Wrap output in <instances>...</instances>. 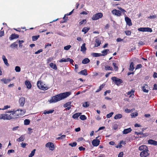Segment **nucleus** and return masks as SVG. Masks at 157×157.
I'll list each match as a JSON object with an SVG mask.
<instances>
[{"mask_svg":"<svg viewBox=\"0 0 157 157\" xmlns=\"http://www.w3.org/2000/svg\"><path fill=\"white\" fill-rule=\"evenodd\" d=\"M71 94V92H67L57 94L53 96L52 98V99L49 101L50 103L56 102L67 98Z\"/></svg>","mask_w":157,"mask_h":157,"instance_id":"1","label":"nucleus"},{"mask_svg":"<svg viewBox=\"0 0 157 157\" xmlns=\"http://www.w3.org/2000/svg\"><path fill=\"white\" fill-rule=\"evenodd\" d=\"M25 113L24 111L22 109H17L15 111H13V113H11V115H12V119H15L20 118Z\"/></svg>","mask_w":157,"mask_h":157,"instance_id":"2","label":"nucleus"},{"mask_svg":"<svg viewBox=\"0 0 157 157\" xmlns=\"http://www.w3.org/2000/svg\"><path fill=\"white\" fill-rule=\"evenodd\" d=\"M139 150L142 151L140 154L141 157H147L149 155L147 147L146 145H142L139 147Z\"/></svg>","mask_w":157,"mask_h":157,"instance_id":"3","label":"nucleus"},{"mask_svg":"<svg viewBox=\"0 0 157 157\" xmlns=\"http://www.w3.org/2000/svg\"><path fill=\"white\" fill-rule=\"evenodd\" d=\"M37 86L40 89L43 90H46L48 89V87L41 81H39L37 82Z\"/></svg>","mask_w":157,"mask_h":157,"instance_id":"4","label":"nucleus"},{"mask_svg":"<svg viewBox=\"0 0 157 157\" xmlns=\"http://www.w3.org/2000/svg\"><path fill=\"white\" fill-rule=\"evenodd\" d=\"M12 115L3 113L0 115V119H3L4 120H10L12 118L11 117Z\"/></svg>","mask_w":157,"mask_h":157,"instance_id":"5","label":"nucleus"},{"mask_svg":"<svg viewBox=\"0 0 157 157\" xmlns=\"http://www.w3.org/2000/svg\"><path fill=\"white\" fill-rule=\"evenodd\" d=\"M111 79L114 82V83L117 86H118L123 82L121 79L118 78L116 77H112Z\"/></svg>","mask_w":157,"mask_h":157,"instance_id":"6","label":"nucleus"},{"mask_svg":"<svg viewBox=\"0 0 157 157\" xmlns=\"http://www.w3.org/2000/svg\"><path fill=\"white\" fill-rule=\"evenodd\" d=\"M103 14L101 13H98L94 15L92 17L93 20H96L103 17Z\"/></svg>","mask_w":157,"mask_h":157,"instance_id":"7","label":"nucleus"},{"mask_svg":"<svg viewBox=\"0 0 157 157\" xmlns=\"http://www.w3.org/2000/svg\"><path fill=\"white\" fill-rule=\"evenodd\" d=\"M98 136L96 138V139L94 140L92 142V144L94 146L97 147L100 144V141L97 139Z\"/></svg>","mask_w":157,"mask_h":157,"instance_id":"8","label":"nucleus"},{"mask_svg":"<svg viewBox=\"0 0 157 157\" xmlns=\"http://www.w3.org/2000/svg\"><path fill=\"white\" fill-rule=\"evenodd\" d=\"M46 147H49V149L52 151H53L55 148L54 144L52 142H48L45 145Z\"/></svg>","mask_w":157,"mask_h":157,"instance_id":"9","label":"nucleus"},{"mask_svg":"<svg viewBox=\"0 0 157 157\" xmlns=\"http://www.w3.org/2000/svg\"><path fill=\"white\" fill-rule=\"evenodd\" d=\"M25 101V98L24 97H21L19 99V103L20 106L23 107L24 106Z\"/></svg>","mask_w":157,"mask_h":157,"instance_id":"10","label":"nucleus"},{"mask_svg":"<svg viewBox=\"0 0 157 157\" xmlns=\"http://www.w3.org/2000/svg\"><path fill=\"white\" fill-rule=\"evenodd\" d=\"M113 14L117 16H120L121 15V13L120 11L117 10L116 9L113 10L112 11Z\"/></svg>","mask_w":157,"mask_h":157,"instance_id":"11","label":"nucleus"},{"mask_svg":"<svg viewBox=\"0 0 157 157\" xmlns=\"http://www.w3.org/2000/svg\"><path fill=\"white\" fill-rule=\"evenodd\" d=\"M125 20L126 23V24L129 26H130L132 25L131 20L128 17H125Z\"/></svg>","mask_w":157,"mask_h":157,"instance_id":"12","label":"nucleus"},{"mask_svg":"<svg viewBox=\"0 0 157 157\" xmlns=\"http://www.w3.org/2000/svg\"><path fill=\"white\" fill-rule=\"evenodd\" d=\"M19 37V35L15 33L12 34L9 38L10 40H12L14 39H17Z\"/></svg>","mask_w":157,"mask_h":157,"instance_id":"13","label":"nucleus"},{"mask_svg":"<svg viewBox=\"0 0 157 157\" xmlns=\"http://www.w3.org/2000/svg\"><path fill=\"white\" fill-rule=\"evenodd\" d=\"M148 86L146 84H144L143 86L142 87V89L143 91L145 93H148V90L146 89V88H148Z\"/></svg>","mask_w":157,"mask_h":157,"instance_id":"14","label":"nucleus"},{"mask_svg":"<svg viewBox=\"0 0 157 157\" xmlns=\"http://www.w3.org/2000/svg\"><path fill=\"white\" fill-rule=\"evenodd\" d=\"M148 143L149 144L153 145H157V141L154 140H149L148 141Z\"/></svg>","mask_w":157,"mask_h":157,"instance_id":"15","label":"nucleus"},{"mask_svg":"<svg viewBox=\"0 0 157 157\" xmlns=\"http://www.w3.org/2000/svg\"><path fill=\"white\" fill-rule=\"evenodd\" d=\"M78 74L79 75H82L85 76L87 75L88 74L87 72V70L86 69L82 70L79 72H78Z\"/></svg>","mask_w":157,"mask_h":157,"instance_id":"16","label":"nucleus"},{"mask_svg":"<svg viewBox=\"0 0 157 157\" xmlns=\"http://www.w3.org/2000/svg\"><path fill=\"white\" fill-rule=\"evenodd\" d=\"M95 42L96 43L94 45V47H97L99 46L101 44V41L99 38L96 39Z\"/></svg>","mask_w":157,"mask_h":157,"instance_id":"17","label":"nucleus"},{"mask_svg":"<svg viewBox=\"0 0 157 157\" xmlns=\"http://www.w3.org/2000/svg\"><path fill=\"white\" fill-rule=\"evenodd\" d=\"M25 85L26 86L27 88L29 89H30L32 87V85L30 82L28 80H26L25 81Z\"/></svg>","mask_w":157,"mask_h":157,"instance_id":"18","label":"nucleus"},{"mask_svg":"<svg viewBox=\"0 0 157 157\" xmlns=\"http://www.w3.org/2000/svg\"><path fill=\"white\" fill-rule=\"evenodd\" d=\"M132 131V129L130 128H128L124 129L123 131V134H127L131 132Z\"/></svg>","mask_w":157,"mask_h":157,"instance_id":"19","label":"nucleus"},{"mask_svg":"<svg viewBox=\"0 0 157 157\" xmlns=\"http://www.w3.org/2000/svg\"><path fill=\"white\" fill-rule=\"evenodd\" d=\"M2 59L4 61L5 64L7 66H9V64L8 63L7 59L6 58V56L3 55L2 56Z\"/></svg>","mask_w":157,"mask_h":157,"instance_id":"20","label":"nucleus"},{"mask_svg":"<svg viewBox=\"0 0 157 157\" xmlns=\"http://www.w3.org/2000/svg\"><path fill=\"white\" fill-rule=\"evenodd\" d=\"M109 49H105L103 51H101V52L102 53V54L101 53V56H105L108 53V52L109 51Z\"/></svg>","mask_w":157,"mask_h":157,"instance_id":"21","label":"nucleus"},{"mask_svg":"<svg viewBox=\"0 0 157 157\" xmlns=\"http://www.w3.org/2000/svg\"><path fill=\"white\" fill-rule=\"evenodd\" d=\"M122 144L124 145L125 144H126L125 142V141H123V140H121L118 144V145L117 146L115 147L117 148H118V147L121 148L122 147L121 145V144Z\"/></svg>","mask_w":157,"mask_h":157,"instance_id":"22","label":"nucleus"},{"mask_svg":"<svg viewBox=\"0 0 157 157\" xmlns=\"http://www.w3.org/2000/svg\"><path fill=\"white\" fill-rule=\"evenodd\" d=\"M135 68L134 67V63L133 62H131L130 65L129 70L131 71H133Z\"/></svg>","mask_w":157,"mask_h":157,"instance_id":"23","label":"nucleus"},{"mask_svg":"<svg viewBox=\"0 0 157 157\" xmlns=\"http://www.w3.org/2000/svg\"><path fill=\"white\" fill-rule=\"evenodd\" d=\"M17 42H15L13 43L10 45V47L13 48H17L18 47V45L17 44Z\"/></svg>","mask_w":157,"mask_h":157,"instance_id":"24","label":"nucleus"},{"mask_svg":"<svg viewBox=\"0 0 157 157\" xmlns=\"http://www.w3.org/2000/svg\"><path fill=\"white\" fill-rule=\"evenodd\" d=\"M50 67L53 69L56 70L57 69V67L56 65L55 64L52 63L50 64Z\"/></svg>","mask_w":157,"mask_h":157,"instance_id":"25","label":"nucleus"},{"mask_svg":"<svg viewBox=\"0 0 157 157\" xmlns=\"http://www.w3.org/2000/svg\"><path fill=\"white\" fill-rule=\"evenodd\" d=\"M139 135H142V136H140V138H143L148 136L149 134L147 133H144L142 132H139Z\"/></svg>","mask_w":157,"mask_h":157,"instance_id":"26","label":"nucleus"},{"mask_svg":"<svg viewBox=\"0 0 157 157\" xmlns=\"http://www.w3.org/2000/svg\"><path fill=\"white\" fill-rule=\"evenodd\" d=\"M105 83H103L101 84L99 87V88L95 91L96 93H98L105 86Z\"/></svg>","mask_w":157,"mask_h":157,"instance_id":"27","label":"nucleus"},{"mask_svg":"<svg viewBox=\"0 0 157 157\" xmlns=\"http://www.w3.org/2000/svg\"><path fill=\"white\" fill-rule=\"evenodd\" d=\"M24 135H21L19 138L17 140V141L18 142L23 141L25 140Z\"/></svg>","mask_w":157,"mask_h":157,"instance_id":"28","label":"nucleus"},{"mask_svg":"<svg viewBox=\"0 0 157 157\" xmlns=\"http://www.w3.org/2000/svg\"><path fill=\"white\" fill-rule=\"evenodd\" d=\"M81 114V113H76L72 115V118L74 119L77 118L80 116Z\"/></svg>","mask_w":157,"mask_h":157,"instance_id":"29","label":"nucleus"},{"mask_svg":"<svg viewBox=\"0 0 157 157\" xmlns=\"http://www.w3.org/2000/svg\"><path fill=\"white\" fill-rule=\"evenodd\" d=\"M90 28L87 27H85L83 28L82 30V31L84 33H86L90 30Z\"/></svg>","mask_w":157,"mask_h":157,"instance_id":"30","label":"nucleus"},{"mask_svg":"<svg viewBox=\"0 0 157 157\" xmlns=\"http://www.w3.org/2000/svg\"><path fill=\"white\" fill-rule=\"evenodd\" d=\"M90 62L89 59L87 58H85L83 59L82 62L83 64H86Z\"/></svg>","mask_w":157,"mask_h":157,"instance_id":"31","label":"nucleus"},{"mask_svg":"<svg viewBox=\"0 0 157 157\" xmlns=\"http://www.w3.org/2000/svg\"><path fill=\"white\" fill-rule=\"evenodd\" d=\"M91 55L94 57H98L101 56V53H92L91 54Z\"/></svg>","mask_w":157,"mask_h":157,"instance_id":"32","label":"nucleus"},{"mask_svg":"<svg viewBox=\"0 0 157 157\" xmlns=\"http://www.w3.org/2000/svg\"><path fill=\"white\" fill-rule=\"evenodd\" d=\"M122 117V114H118L116 115L114 117V118L115 119L117 120L118 119H120Z\"/></svg>","mask_w":157,"mask_h":157,"instance_id":"33","label":"nucleus"},{"mask_svg":"<svg viewBox=\"0 0 157 157\" xmlns=\"http://www.w3.org/2000/svg\"><path fill=\"white\" fill-rule=\"evenodd\" d=\"M86 44L84 43L82 44V46L81 47V51L82 52L86 51V48L85 47Z\"/></svg>","mask_w":157,"mask_h":157,"instance_id":"34","label":"nucleus"},{"mask_svg":"<svg viewBox=\"0 0 157 157\" xmlns=\"http://www.w3.org/2000/svg\"><path fill=\"white\" fill-rule=\"evenodd\" d=\"M1 81L3 82V83L5 84H6L8 82L10 81L11 80L10 79H7L5 78H3L1 80Z\"/></svg>","mask_w":157,"mask_h":157,"instance_id":"35","label":"nucleus"},{"mask_svg":"<svg viewBox=\"0 0 157 157\" xmlns=\"http://www.w3.org/2000/svg\"><path fill=\"white\" fill-rule=\"evenodd\" d=\"M105 70L106 71L107 70H111V71H113V68L108 65H106L105 67Z\"/></svg>","mask_w":157,"mask_h":157,"instance_id":"36","label":"nucleus"},{"mask_svg":"<svg viewBox=\"0 0 157 157\" xmlns=\"http://www.w3.org/2000/svg\"><path fill=\"white\" fill-rule=\"evenodd\" d=\"M40 35H38L37 36H34L32 37V40L33 41H35L39 37Z\"/></svg>","mask_w":157,"mask_h":157,"instance_id":"37","label":"nucleus"},{"mask_svg":"<svg viewBox=\"0 0 157 157\" xmlns=\"http://www.w3.org/2000/svg\"><path fill=\"white\" fill-rule=\"evenodd\" d=\"M30 121L29 119H26L24 121V124L25 125H28L30 123Z\"/></svg>","mask_w":157,"mask_h":157,"instance_id":"38","label":"nucleus"},{"mask_svg":"<svg viewBox=\"0 0 157 157\" xmlns=\"http://www.w3.org/2000/svg\"><path fill=\"white\" fill-rule=\"evenodd\" d=\"M113 65L114 67V69L115 71H117L118 70V67L117 65V64L115 63H113Z\"/></svg>","mask_w":157,"mask_h":157,"instance_id":"39","label":"nucleus"},{"mask_svg":"<svg viewBox=\"0 0 157 157\" xmlns=\"http://www.w3.org/2000/svg\"><path fill=\"white\" fill-rule=\"evenodd\" d=\"M35 151L36 149H34L31 151V153L29 155V157H32L33 156H34L35 153Z\"/></svg>","mask_w":157,"mask_h":157,"instance_id":"40","label":"nucleus"},{"mask_svg":"<svg viewBox=\"0 0 157 157\" xmlns=\"http://www.w3.org/2000/svg\"><path fill=\"white\" fill-rule=\"evenodd\" d=\"M86 19H83L80 21L79 23V25H81L83 24H86Z\"/></svg>","mask_w":157,"mask_h":157,"instance_id":"41","label":"nucleus"},{"mask_svg":"<svg viewBox=\"0 0 157 157\" xmlns=\"http://www.w3.org/2000/svg\"><path fill=\"white\" fill-rule=\"evenodd\" d=\"M54 110H49V111H46L45 110L44 112V114H49V113H51L53 112L54 111Z\"/></svg>","mask_w":157,"mask_h":157,"instance_id":"42","label":"nucleus"},{"mask_svg":"<svg viewBox=\"0 0 157 157\" xmlns=\"http://www.w3.org/2000/svg\"><path fill=\"white\" fill-rule=\"evenodd\" d=\"M66 15H67L66 14L64 16L63 18L64 20L63 21H61V23L66 22H67V21L68 17H66Z\"/></svg>","mask_w":157,"mask_h":157,"instance_id":"43","label":"nucleus"},{"mask_svg":"<svg viewBox=\"0 0 157 157\" xmlns=\"http://www.w3.org/2000/svg\"><path fill=\"white\" fill-rule=\"evenodd\" d=\"M89 106V103L88 102H86L83 103L82 106L84 107H87Z\"/></svg>","mask_w":157,"mask_h":157,"instance_id":"44","label":"nucleus"},{"mask_svg":"<svg viewBox=\"0 0 157 157\" xmlns=\"http://www.w3.org/2000/svg\"><path fill=\"white\" fill-rule=\"evenodd\" d=\"M138 114L137 113H132L131 114V117L132 118L135 117H136L138 115Z\"/></svg>","mask_w":157,"mask_h":157,"instance_id":"45","label":"nucleus"},{"mask_svg":"<svg viewBox=\"0 0 157 157\" xmlns=\"http://www.w3.org/2000/svg\"><path fill=\"white\" fill-rule=\"evenodd\" d=\"M80 119L82 120H85L87 118L86 117L85 115H81L80 116Z\"/></svg>","mask_w":157,"mask_h":157,"instance_id":"46","label":"nucleus"},{"mask_svg":"<svg viewBox=\"0 0 157 157\" xmlns=\"http://www.w3.org/2000/svg\"><path fill=\"white\" fill-rule=\"evenodd\" d=\"M145 32H151L152 31V29L150 28H145Z\"/></svg>","mask_w":157,"mask_h":157,"instance_id":"47","label":"nucleus"},{"mask_svg":"<svg viewBox=\"0 0 157 157\" xmlns=\"http://www.w3.org/2000/svg\"><path fill=\"white\" fill-rule=\"evenodd\" d=\"M68 61V58L66 59H65L63 58L62 59H61L59 61V62L61 63L62 62H67Z\"/></svg>","mask_w":157,"mask_h":157,"instance_id":"48","label":"nucleus"},{"mask_svg":"<svg viewBox=\"0 0 157 157\" xmlns=\"http://www.w3.org/2000/svg\"><path fill=\"white\" fill-rule=\"evenodd\" d=\"M71 102H67L65 103V104L64 105V107L65 108H66L69 106H71Z\"/></svg>","mask_w":157,"mask_h":157,"instance_id":"49","label":"nucleus"},{"mask_svg":"<svg viewBox=\"0 0 157 157\" xmlns=\"http://www.w3.org/2000/svg\"><path fill=\"white\" fill-rule=\"evenodd\" d=\"M124 33L127 36H130L131 34V31L129 30H127L125 31Z\"/></svg>","mask_w":157,"mask_h":157,"instance_id":"50","label":"nucleus"},{"mask_svg":"<svg viewBox=\"0 0 157 157\" xmlns=\"http://www.w3.org/2000/svg\"><path fill=\"white\" fill-rule=\"evenodd\" d=\"M77 143L75 142L73 143H70L69 144V145L71 146L72 147H75L77 145Z\"/></svg>","mask_w":157,"mask_h":157,"instance_id":"51","label":"nucleus"},{"mask_svg":"<svg viewBox=\"0 0 157 157\" xmlns=\"http://www.w3.org/2000/svg\"><path fill=\"white\" fill-rule=\"evenodd\" d=\"M66 137V135H62L61 136L57 138V140H62L65 138Z\"/></svg>","mask_w":157,"mask_h":157,"instance_id":"52","label":"nucleus"},{"mask_svg":"<svg viewBox=\"0 0 157 157\" xmlns=\"http://www.w3.org/2000/svg\"><path fill=\"white\" fill-rule=\"evenodd\" d=\"M15 70L17 72H19L21 71L20 67L19 66H16L15 67Z\"/></svg>","mask_w":157,"mask_h":157,"instance_id":"53","label":"nucleus"},{"mask_svg":"<svg viewBox=\"0 0 157 157\" xmlns=\"http://www.w3.org/2000/svg\"><path fill=\"white\" fill-rule=\"evenodd\" d=\"M113 114V113L112 112L108 114H107L106 115V117L108 118H109L111 117Z\"/></svg>","mask_w":157,"mask_h":157,"instance_id":"54","label":"nucleus"},{"mask_svg":"<svg viewBox=\"0 0 157 157\" xmlns=\"http://www.w3.org/2000/svg\"><path fill=\"white\" fill-rule=\"evenodd\" d=\"M21 146L23 148L25 147L28 144H27L25 143H22L20 144Z\"/></svg>","mask_w":157,"mask_h":157,"instance_id":"55","label":"nucleus"},{"mask_svg":"<svg viewBox=\"0 0 157 157\" xmlns=\"http://www.w3.org/2000/svg\"><path fill=\"white\" fill-rule=\"evenodd\" d=\"M71 46L70 45H67L64 47V49L66 50H68L71 47Z\"/></svg>","mask_w":157,"mask_h":157,"instance_id":"56","label":"nucleus"},{"mask_svg":"<svg viewBox=\"0 0 157 157\" xmlns=\"http://www.w3.org/2000/svg\"><path fill=\"white\" fill-rule=\"evenodd\" d=\"M142 65L141 64H139L137 65L136 68V70L140 69L142 68Z\"/></svg>","mask_w":157,"mask_h":157,"instance_id":"57","label":"nucleus"},{"mask_svg":"<svg viewBox=\"0 0 157 157\" xmlns=\"http://www.w3.org/2000/svg\"><path fill=\"white\" fill-rule=\"evenodd\" d=\"M157 16L156 15H150V16L148 17V18L150 19H155L156 18Z\"/></svg>","mask_w":157,"mask_h":157,"instance_id":"58","label":"nucleus"},{"mask_svg":"<svg viewBox=\"0 0 157 157\" xmlns=\"http://www.w3.org/2000/svg\"><path fill=\"white\" fill-rule=\"evenodd\" d=\"M43 51V50L42 49L38 50L37 51L35 52V54H37L40 53Z\"/></svg>","mask_w":157,"mask_h":157,"instance_id":"59","label":"nucleus"},{"mask_svg":"<svg viewBox=\"0 0 157 157\" xmlns=\"http://www.w3.org/2000/svg\"><path fill=\"white\" fill-rule=\"evenodd\" d=\"M24 42L23 40H19V47H21L22 46V43Z\"/></svg>","mask_w":157,"mask_h":157,"instance_id":"60","label":"nucleus"},{"mask_svg":"<svg viewBox=\"0 0 157 157\" xmlns=\"http://www.w3.org/2000/svg\"><path fill=\"white\" fill-rule=\"evenodd\" d=\"M145 28H140L138 29V30L141 32H145Z\"/></svg>","mask_w":157,"mask_h":157,"instance_id":"61","label":"nucleus"},{"mask_svg":"<svg viewBox=\"0 0 157 157\" xmlns=\"http://www.w3.org/2000/svg\"><path fill=\"white\" fill-rule=\"evenodd\" d=\"M124 155L123 152H121L118 155V157H123Z\"/></svg>","mask_w":157,"mask_h":157,"instance_id":"62","label":"nucleus"},{"mask_svg":"<svg viewBox=\"0 0 157 157\" xmlns=\"http://www.w3.org/2000/svg\"><path fill=\"white\" fill-rule=\"evenodd\" d=\"M111 92V90H106L105 92H104V96H106L107 94V93H110Z\"/></svg>","mask_w":157,"mask_h":157,"instance_id":"63","label":"nucleus"},{"mask_svg":"<svg viewBox=\"0 0 157 157\" xmlns=\"http://www.w3.org/2000/svg\"><path fill=\"white\" fill-rule=\"evenodd\" d=\"M78 149L80 151H84L85 149V148L82 146H81L78 147Z\"/></svg>","mask_w":157,"mask_h":157,"instance_id":"64","label":"nucleus"}]
</instances>
